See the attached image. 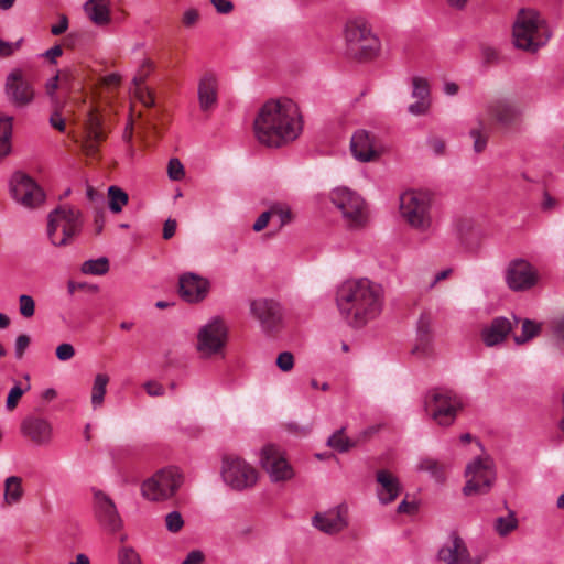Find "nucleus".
<instances>
[{"label": "nucleus", "instance_id": "obj_1", "mask_svg": "<svg viewBox=\"0 0 564 564\" xmlns=\"http://www.w3.org/2000/svg\"><path fill=\"white\" fill-rule=\"evenodd\" d=\"M257 140L268 148H281L294 141L302 131L301 113L291 99L267 101L253 122Z\"/></svg>", "mask_w": 564, "mask_h": 564}, {"label": "nucleus", "instance_id": "obj_2", "mask_svg": "<svg viewBox=\"0 0 564 564\" xmlns=\"http://www.w3.org/2000/svg\"><path fill=\"white\" fill-rule=\"evenodd\" d=\"M336 303L345 321L360 328L381 314L383 290L366 278L347 280L337 290Z\"/></svg>", "mask_w": 564, "mask_h": 564}, {"label": "nucleus", "instance_id": "obj_3", "mask_svg": "<svg viewBox=\"0 0 564 564\" xmlns=\"http://www.w3.org/2000/svg\"><path fill=\"white\" fill-rule=\"evenodd\" d=\"M82 228V212L70 205L58 206L48 214L47 236L55 247L70 245Z\"/></svg>", "mask_w": 564, "mask_h": 564}, {"label": "nucleus", "instance_id": "obj_4", "mask_svg": "<svg viewBox=\"0 0 564 564\" xmlns=\"http://www.w3.org/2000/svg\"><path fill=\"white\" fill-rule=\"evenodd\" d=\"M462 409L460 397L451 389L437 387L425 393L424 411L440 426H451Z\"/></svg>", "mask_w": 564, "mask_h": 564}, {"label": "nucleus", "instance_id": "obj_5", "mask_svg": "<svg viewBox=\"0 0 564 564\" xmlns=\"http://www.w3.org/2000/svg\"><path fill=\"white\" fill-rule=\"evenodd\" d=\"M345 40L347 53L359 62L371 61L380 52L379 39L362 19H354L346 23Z\"/></svg>", "mask_w": 564, "mask_h": 564}, {"label": "nucleus", "instance_id": "obj_6", "mask_svg": "<svg viewBox=\"0 0 564 564\" xmlns=\"http://www.w3.org/2000/svg\"><path fill=\"white\" fill-rule=\"evenodd\" d=\"M550 39L546 25L539 14L531 10H521L513 25V42L516 47L535 52Z\"/></svg>", "mask_w": 564, "mask_h": 564}, {"label": "nucleus", "instance_id": "obj_7", "mask_svg": "<svg viewBox=\"0 0 564 564\" xmlns=\"http://www.w3.org/2000/svg\"><path fill=\"white\" fill-rule=\"evenodd\" d=\"M4 96L17 109L29 107L35 99V76L31 70L13 68L4 80Z\"/></svg>", "mask_w": 564, "mask_h": 564}, {"label": "nucleus", "instance_id": "obj_8", "mask_svg": "<svg viewBox=\"0 0 564 564\" xmlns=\"http://www.w3.org/2000/svg\"><path fill=\"white\" fill-rule=\"evenodd\" d=\"M430 208V197L425 193L411 191L400 196L401 215L415 229L426 230L430 228L432 223Z\"/></svg>", "mask_w": 564, "mask_h": 564}, {"label": "nucleus", "instance_id": "obj_9", "mask_svg": "<svg viewBox=\"0 0 564 564\" xmlns=\"http://www.w3.org/2000/svg\"><path fill=\"white\" fill-rule=\"evenodd\" d=\"M221 477L231 489L242 491L257 484L258 471L240 457L227 455L223 458Z\"/></svg>", "mask_w": 564, "mask_h": 564}, {"label": "nucleus", "instance_id": "obj_10", "mask_svg": "<svg viewBox=\"0 0 564 564\" xmlns=\"http://www.w3.org/2000/svg\"><path fill=\"white\" fill-rule=\"evenodd\" d=\"M183 482L182 475L176 469H162L142 484L144 498L153 501L165 500L174 496Z\"/></svg>", "mask_w": 564, "mask_h": 564}, {"label": "nucleus", "instance_id": "obj_11", "mask_svg": "<svg viewBox=\"0 0 564 564\" xmlns=\"http://www.w3.org/2000/svg\"><path fill=\"white\" fill-rule=\"evenodd\" d=\"M466 477L468 480L463 488L464 495L487 494L496 479L492 462L488 457L476 458L467 465Z\"/></svg>", "mask_w": 564, "mask_h": 564}, {"label": "nucleus", "instance_id": "obj_12", "mask_svg": "<svg viewBox=\"0 0 564 564\" xmlns=\"http://www.w3.org/2000/svg\"><path fill=\"white\" fill-rule=\"evenodd\" d=\"M330 200L350 226H360L365 221V202L357 193L338 187L330 193Z\"/></svg>", "mask_w": 564, "mask_h": 564}, {"label": "nucleus", "instance_id": "obj_13", "mask_svg": "<svg viewBox=\"0 0 564 564\" xmlns=\"http://www.w3.org/2000/svg\"><path fill=\"white\" fill-rule=\"evenodd\" d=\"M10 185L13 199L26 208H36L45 199L43 189L28 174L14 173Z\"/></svg>", "mask_w": 564, "mask_h": 564}, {"label": "nucleus", "instance_id": "obj_14", "mask_svg": "<svg viewBox=\"0 0 564 564\" xmlns=\"http://www.w3.org/2000/svg\"><path fill=\"white\" fill-rule=\"evenodd\" d=\"M226 341L227 327L221 318L214 317L199 329L197 335V349L203 356L209 357L220 352Z\"/></svg>", "mask_w": 564, "mask_h": 564}, {"label": "nucleus", "instance_id": "obj_15", "mask_svg": "<svg viewBox=\"0 0 564 564\" xmlns=\"http://www.w3.org/2000/svg\"><path fill=\"white\" fill-rule=\"evenodd\" d=\"M261 467L273 482L285 481L293 477V469L274 445H265L260 455Z\"/></svg>", "mask_w": 564, "mask_h": 564}, {"label": "nucleus", "instance_id": "obj_16", "mask_svg": "<svg viewBox=\"0 0 564 564\" xmlns=\"http://www.w3.org/2000/svg\"><path fill=\"white\" fill-rule=\"evenodd\" d=\"M250 314L267 333L276 330L282 322L280 304L270 299L261 297L252 300L250 302Z\"/></svg>", "mask_w": 564, "mask_h": 564}, {"label": "nucleus", "instance_id": "obj_17", "mask_svg": "<svg viewBox=\"0 0 564 564\" xmlns=\"http://www.w3.org/2000/svg\"><path fill=\"white\" fill-rule=\"evenodd\" d=\"M94 513L105 530L113 533L121 529L122 520L115 502L101 490H94Z\"/></svg>", "mask_w": 564, "mask_h": 564}, {"label": "nucleus", "instance_id": "obj_18", "mask_svg": "<svg viewBox=\"0 0 564 564\" xmlns=\"http://www.w3.org/2000/svg\"><path fill=\"white\" fill-rule=\"evenodd\" d=\"M350 150L355 159L360 162H370L377 160L382 153V144L371 132L360 129L357 130L350 140Z\"/></svg>", "mask_w": 564, "mask_h": 564}, {"label": "nucleus", "instance_id": "obj_19", "mask_svg": "<svg viewBox=\"0 0 564 564\" xmlns=\"http://www.w3.org/2000/svg\"><path fill=\"white\" fill-rule=\"evenodd\" d=\"M21 435L36 446H46L53 438V426L44 417L29 415L20 424Z\"/></svg>", "mask_w": 564, "mask_h": 564}, {"label": "nucleus", "instance_id": "obj_20", "mask_svg": "<svg viewBox=\"0 0 564 564\" xmlns=\"http://www.w3.org/2000/svg\"><path fill=\"white\" fill-rule=\"evenodd\" d=\"M209 288V281L196 273L186 272L180 275L178 294L187 303L202 302L207 296Z\"/></svg>", "mask_w": 564, "mask_h": 564}, {"label": "nucleus", "instance_id": "obj_21", "mask_svg": "<svg viewBox=\"0 0 564 564\" xmlns=\"http://www.w3.org/2000/svg\"><path fill=\"white\" fill-rule=\"evenodd\" d=\"M489 118L499 127L509 129L521 121V110L508 99H496L487 105Z\"/></svg>", "mask_w": 564, "mask_h": 564}, {"label": "nucleus", "instance_id": "obj_22", "mask_svg": "<svg viewBox=\"0 0 564 564\" xmlns=\"http://www.w3.org/2000/svg\"><path fill=\"white\" fill-rule=\"evenodd\" d=\"M507 284L513 291H522L532 288L536 282V274L532 265L525 260H514L507 271Z\"/></svg>", "mask_w": 564, "mask_h": 564}, {"label": "nucleus", "instance_id": "obj_23", "mask_svg": "<svg viewBox=\"0 0 564 564\" xmlns=\"http://www.w3.org/2000/svg\"><path fill=\"white\" fill-rule=\"evenodd\" d=\"M438 558L446 564H479L470 557L464 540L456 532H452L451 542L438 551Z\"/></svg>", "mask_w": 564, "mask_h": 564}, {"label": "nucleus", "instance_id": "obj_24", "mask_svg": "<svg viewBox=\"0 0 564 564\" xmlns=\"http://www.w3.org/2000/svg\"><path fill=\"white\" fill-rule=\"evenodd\" d=\"M347 508L338 506L323 513H316L313 518V524L322 532L336 534L343 531L347 525Z\"/></svg>", "mask_w": 564, "mask_h": 564}, {"label": "nucleus", "instance_id": "obj_25", "mask_svg": "<svg viewBox=\"0 0 564 564\" xmlns=\"http://www.w3.org/2000/svg\"><path fill=\"white\" fill-rule=\"evenodd\" d=\"M105 133L101 129V120L94 110H89L85 123V139L83 150L87 155L97 154L99 144L104 141Z\"/></svg>", "mask_w": 564, "mask_h": 564}, {"label": "nucleus", "instance_id": "obj_26", "mask_svg": "<svg viewBox=\"0 0 564 564\" xmlns=\"http://www.w3.org/2000/svg\"><path fill=\"white\" fill-rule=\"evenodd\" d=\"M512 319L513 322L502 316L494 318L491 324L481 333L485 345L492 347L502 343L512 330L513 324H518L520 321L516 316H512Z\"/></svg>", "mask_w": 564, "mask_h": 564}, {"label": "nucleus", "instance_id": "obj_27", "mask_svg": "<svg viewBox=\"0 0 564 564\" xmlns=\"http://www.w3.org/2000/svg\"><path fill=\"white\" fill-rule=\"evenodd\" d=\"M197 95L202 111L207 112L216 107L218 101V80L215 74L205 73L200 77Z\"/></svg>", "mask_w": 564, "mask_h": 564}, {"label": "nucleus", "instance_id": "obj_28", "mask_svg": "<svg viewBox=\"0 0 564 564\" xmlns=\"http://www.w3.org/2000/svg\"><path fill=\"white\" fill-rule=\"evenodd\" d=\"M376 478L381 487L377 492L380 502L388 505L394 501L402 490L399 479L386 469L378 470Z\"/></svg>", "mask_w": 564, "mask_h": 564}, {"label": "nucleus", "instance_id": "obj_29", "mask_svg": "<svg viewBox=\"0 0 564 564\" xmlns=\"http://www.w3.org/2000/svg\"><path fill=\"white\" fill-rule=\"evenodd\" d=\"M431 325L432 317L430 313H423L417 322V343L412 349V354L427 356L431 354Z\"/></svg>", "mask_w": 564, "mask_h": 564}, {"label": "nucleus", "instance_id": "obj_30", "mask_svg": "<svg viewBox=\"0 0 564 564\" xmlns=\"http://www.w3.org/2000/svg\"><path fill=\"white\" fill-rule=\"evenodd\" d=\"M84 11L97 26L108 25L111 21L110 0H87L84 4Z\"/></svg>", "mask_w": 564, "mask_h": 564}, {"label": "nucleus", "instance_id": "obj_31", "mask_svg": "<svg viewBox=\"0 0 564 564\" xmlns=\"http://www.w3.org/2000/svg\"><path fill=\"white\" fill-rule=\"evenodd\" d=\"M12 121L11 116H0V159L11 152Z\"/></svg>", "mask_w": 564, "mask_h": 564}, {"label": "nucleus", "instance_id": "obj_32", "mask_svg": "<svg viewBox=\"0 0 564 564\" xmlns=\"http://www.w3.org/2000/svg\"><path fill=\"white\" fill-rule=\"evenodd\" d=\"M23 496L22 478L10 476L4 481V501L7 505L18 503Z\"/></svg>", "mask_w": 564, "mask_h": 564}, {"label": "nucleus", "instance_id": "obj_33", "mask_svg": "<svg viewBox=\"0 0 564 564\" xmlns=\"http://www.w3.org/2000/svg\"><path fill=\"white\" fill-rule=\"evenodd\" d=\"M148 77V73L141 74L133 78V95L145 107L154 106V97L152 93L143 85Z\"/></svg>", "mask_w": 564, "mask_h": 564}, {"label": "nucleus", "instance_id": "obj_34", "mask_svg": "<svg viewBox=\"0 0 564 564\" xmlns=\"http://www.w3.org/2000/svg\"><path fill=\"white\" fill-rule=\"evenodd\" d=\"M109 383V376L106 373H97L91 389V404L94 408L100 406L104 403L107 384Z\"/></svg>", "mask_w": 564, "mask_h": 564}, {"label": "nucleus", "instance_id": "obj_35", "mask_svg": "<svg viewBox=\"0 0 564 564\" xmlns=\"http://www.w3.org/2000/svg\"><path fill=\"white\" fill-rule=\"evenodd\" d=\"M109 208L112 213L118 214L122 210L123 206L128 204V194L118 186H110L108 188Z\"/></svg>", "mask_w": 564, "mask_h": 564}, {"label": "nucleus", "instance_id": "obj_36", "mask_svg": "<svg viewBox=\"0 0 564 564\" xmlns=\"http://www.w3.org/2000/svg\"><path fill=\"white\" fill-rule=\"evenodd\" d=\"M327 445L339 453H345L352 448L356 445V443L350 441V438H348L347 436H345L343 427L337 430L328 437Z\"/></svg>", "mask_w": 564, "mask_h": 564}, {"label": "nucleus", "instance_id": "obj_37", "mask_svg": "<svg viewBox=\"0 0 564 564\" xmlns=\"http://www.w3.org/2000/svg\"><path fill=\"white\" fill-rule=\"evenodd\" d=\"M541 332V324L531 321L524 319L522 322V332L521 335H516L513 337L517 345H522L538 336Z\"/></svg>", "mask_w": 564, "mask_h": 564}, {"label": "nucleus", "instance_id": "obj_38", "mask_svg": "<svg viewBox=\"0 0 564 564\" xmlns=\"http://www.w3.org/2000/svg\"><path fill=\"white\" fill-rule=\"evenodd\" d=\"M109 271V261L101 257L95 260H87L82 264V272L85 274L102 275Z\"/></svg>", "mask_w": 564, "mask_h": 564}, {"label": "nucleus", "instance_id": "obj_39", "mask_svg": "<svg viewBox=\"0 0 564 564\" xmlns=\"http://www.w3.org/2000/svg\"><path fill=\"white\" fill-rule=\"evenodd\" d=\"M518 527V520L513 511H510L507 517H499L495 520V530L500 536L508 535Z\"/></svg>", "mask_w": 564, "mask_h": 564}, {"label": "nucleus", "instance_id": "obj_40", "mask_svg": "<svg viewBox=\"0 0 564 564\" xmlns=\"http://www.w3.org/2000/svg\"><path fill=\"white\" fill-rule=\"evenodd\" d=\"M419 468L430 473L438 481L444 479V466L433 458L422 459Z\"/></svg>", "mask_w": 564, "mask_h": 564}, {"label": "nucleus", "instance_id": "obj_41", "mask_svg": "<svg viewBox=\"0 0 564 564\" xmlns=\"http://www.w3.org/2000/svg\"><path fill=\"white\" fill-rule=\"evenodd\" d=\"M413 91L412 96L421 100H430V86L426 79L422 77H414L412 80Z\"/></svg>", "mask_w": 564, "mask_h": 564}, {"label": "nucleus", "instance_id": "obj_42", "mask_svg": "<svg viewBox=\"0 0 564 564\" xmlns=\"http://www.w3.org/2000/svg\"><path fill=\"white\" fill-rule=\"evenodd\" d=\"M29 389H30V386H28L26 389H22L19 382L13 388H11V390L9 391V394L7 397V402H6L7 410L13 411L17 408L21 397Z\"/></svg>", "mask_w": 564, "mask_h": 564}, {"label": "nucleus", "instance_id": "obj_43", "mask_svg": "<svg viewBox=\"0 0 564 564\" xmlns=\"http://www.w3.org/2000/svg\"><path fill=\"white\" fill-rule=\"evenodd\" d=\"M19 311L20 314L25 317L30 318L35 313V302L32 296L22 294L19 297Z\"/></svg>", "mask_w": 564, "mask_h": 564}, {"label": "nucleus", "instance_id": "obj_44", "mask_svg": "<svg viewBox=\"0 0 564 564\" xmlns=\"http://www.w3.org/2000/svg\"><path fill=\"white\" fill-rule=\"evenodd\" d=\"M165 525L166 529L172 533L181 531L184 525L182 514L178 511H171L165 516Z\"/></svg>", "mask_w": 564, "mask_h": 564}, {"label": "nucleus", "instance_id": "obj_45", "mask_svg": "<svg viewBox=\"0 0 564 564\" xmlns=\"http://www.w3.org/2000/svg\"><path fill=\"white\" fill-rule=\"evenodd\" d=\"M167 174L169 177L173 181H180L184 177V166L178 159L173 158L169 161Z\"/></svg>", "mask_w": 564, "mask_h": 564}, {"label": "nucleus", "instance_id": "obj_46", "mask_svg": "<svg viewBox=\"0 0 564 564\" xmlns=\"http://www.w3.org/2000/svg\"><path fill=\"white\" fill-rule=\"evenodd\" d=\"M118 560L120 564H141L139 554L132 547H122L119 551Z\"/></svg>", "mask_w": 564, "mask_h": 564}, {"label": "nucleus", "instance_id": "obj_47", "mask_svg": "<svg viewBox=\"0 0 564 564\" xmlns=\"http://www.w3.org/2000/svg\"><path fill=\"white\" fill-rule=\"evenodd\" d=\"M470 137L474 140L475 152H477V153L482 152L487 147L488 135L484 134L481 129H471Z\"/></svg>", "mask_w": 564, "mask_h": 564}, {"label": "nucleus", "instance_id": "obj_48", "mask_svg": "<svg viewBox=\"0 0 564 564\" xmlns=\"http://www.w3.org/2000/svg\"><path fill=\"white\" fill-rule=\"evenodd\" d=\"M62 107H63L62 105L56 104L55 110L50 117L51 126L61 132L65 131V119L63 118V116L61 113Z\"/></svg>", "mask_w": 564, "mask_h": 564}, {"label": "nucleus", "instance_id": "obj_49", "mask_svg": "<svg viewBox=\"0 0 564 564\" xmlns=\"http://www.w3.org/2000/svg\"><path fill=\"white\" fill-rule=\"evenodd\" d=\"M200 19L199 11L191 8L183 13L182 23L185 28H194Z\"/></svg>", "mask_w": 564, "mask_h": 564}, {"label": "nucleus", "instance_id": "obj_50", "mask_svg": "<svg viewBox=\"0 0 564 564\" xmlns=\"http://www.w3.org/2000/svg\"><path fill=\"white\" fill-rule=\"evenodd\" d=\"M276 365L282 371H290L294 366V357L289 351L279 354Z\"/></svg>", "mask_w": 564, "mask_h": 564}, {"label": "nucleus", "instance_id": "obj_51", "mask_svg": "<svg viewBox=\"0 0 564 564\" xmlns=\"http://www.w3.org/2000/svg\"><path fill=\"white\" fill-rule=\"evenodd\" d=\"M75 356V349L74 347L68 343H63L56 348V357L62 360L66 361L72 359Z\"/></svg>", "mask_w": 564, "mask_h": 564}, {"label": "nucleus", "instance_id": "obj_52", "mask_svg": "<svg viewBox=\"0 0 564 564\" xmlns=\"http://www.w3.org/2000/svg\"><path fill=\"white\" fill-rule=\"evenodd\" d=\"M31 339L28 335H19L15 339V357L21 359L29 347Z\"/></svg>", "mask_w": 564, "mask_h": 564}, {"label": "nucleus", "instance_id": "obj_53", "mask_svg": "<svg viewBox=\"0 0 564 564\" xmlns=\"http://www.w3.org/2000/svg\"><path fill=\"white\" fill-rule=\"evenodd\" d=\"M431 100L417 99L416 102L409 106V112L415 116L424 115L427 112Z\"/></svg>", "mask_w": 564, "mask_h": 564}, {"label": "nucleus", "instance_id": "obj_54", "mask_svg": "<svg viewBox=\"0 0 564 564\" xmlns=\"http://www.w3.org/2000/svg\"><path fill=\"white\" fill-rule=\"evenodd\" d=\"M144 389L147 391V393L151 397H161L164 394V388L161 383L156 382V381H148L144 383Z\"/></svg>", "mask_w": 564, "mask_h": 564}, {"label": "nucleus", "instance_id": "obj_55", "mask_svg": "<svg viewBox=\"0 0 564 564\" xmlns=\"http://www.w3.org/2000/svg\"><path fill=\"white\" fill-rule=\"evenodd\" d=\"M271 216L272 210L263 212L254 221L252 229L257 232L263 230L268 226Z\"/></svg>", "mask_w": 564, "mask_h": 564}, {"label": "nucleus", "instance_id": "obj_56", "mask_svg": "<svg viewBox=\"0 0 564 564\" xmlns=\"http://www.w3.org/2000/svg\"><path fill=\"white\" fill-rule=\"evenodd\" d=\"M216 11L221 14H228L234 10V3L229 0H210Z\"/></svg>", "mask_w": 564, "mask_h": 564}, {"label": "nucleus", "instance_id": "obj_57", "mask_svg": "<svg viewBox=\"0 0 564 564\" xmlns=\"http://www.w3.org/2000/svg\"><path fill=\"white\" fill-rule=\"evenodd\" d=\"M557 206H558L557 199L554 198L553 196H551V194L547 191H545L543 193V200L541 204L542 210L551 212V210L555 209Z\"/></svg>", "mask_w": 564, "mask_h": 564}, {"label": "nucleus", "instance_id": "obj_58", "mask_svg": "<svg viewBox=\"0 0 564 564\" xmlns=\"http://www.w3.org/2000/svg\"><path fill=\"white\" fill-rule=\"evenodd\" d=\"M417 503L415 501H408V500H402L398 508H397V511L399 513H406V514H413L417 511Z\"/></svg>", "mask_w": 564, "mask_h": 564}, {"label": "nucleus", "instance_id": "obj_59", "mask_svg": "<svg viewBox=\"0 0 564 564\" xmlns=\"http://www.w3.org/2000/svg\"><path fill=\"white\" fill-rule=\"evenodd\" d=\"M205 555L199 550L191 551L182 564H202L204 562Z\"/></svg>", "mask_w": 564, "mask_h": 564}, {"label": "nucleus", "instance_id": "obj_60", "mask_svg": "<svg viewBox=\"0 0 564 564\" xmlns=\"http://www.w3.org/2000/svg\"><path fill=\"white\" fill-rule=\"evenodd\" d=\"M176 227H177V223L175 219H166L165 223H164V226H163V238L165 240H169L171 239L174 235H175V231H176Z\"/></svg>", "mask_w": 564, "mask_h": 564}, {"label": "nucleus", "instance_id": "obj_61", "mask_svg": "<svg viewBox=\"0 0 564 564\" xmlns=\"http://www.w3.org/2000/svg\"><path fill=\"white\" fill-rule=\"evenodd\" d=\"M68 29V18L65 14L59 17V21L57 24L51 28V33L53 35H61Z\"/></svg>", "mask_w": 564, "mask_h": 564}, {"label": "nucleus", "instance_id": "obj_62", "mask_svg": "<svg viewBox=\"0 0 564 564\" xmlns=\"http://www.w3.org/2000/svg\"><path fill=\"white\" fill-rule=\"evenodd\" d=\"M272 215L279 217L280 224L279 227L284 226L285 224L291 221L292 215L290 210L284 209H272Z\"/></svg>", "mask_w": 564, "mask_h": 564}, {"label": "nucleus", "instance_id": "obj_63", "mask_svg": "<svg viewBox=\"0 0 564 564\" xmlns=\"http://www.w3.org/2000/svg\"><path fill=\"white\" fill-rule=\"evenodd\" d=\"M553 334L557 339L564 341V316L553 323Z\"/></svg>", "mask_w": 564, "mask_h": 564}, {"label": "nucleus", "instance_id": "obj_64", "mask_svg": "<svg viewBox=\"0 0 564 564\" xmlns=\"http://www.w3.org/2000/svg\"><path fill=\"white\" fill-rule=\"evenodd\" d=\"M431 149L435 154L441 155L445 152V142L442 139L434 138L429 141Z\"/></svg>", "mask_w": 564, "mask_h": 564}]
</instances>
